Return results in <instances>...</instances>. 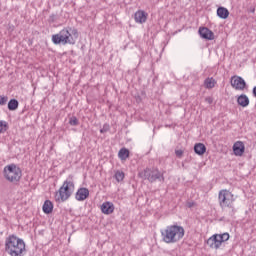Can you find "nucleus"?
<instances>
[{
    "label": "nucleus",
    "mask_w": 256,
    "mask_h": 256,
    "mask_svg": "<svg viewBox=\"0 0 256 256\" xmlns=\"http://www.w3.org/2000/svg\"><path fill=\"white\" fill-rule=\"evenodd\" d=\"M69 123H70V125H72L73 127H77V125H79V120L77 119V117L72 116V117L69 119Z\"/></svg>",
    "instance_id": "obj_24"
},
{
    "label": "nucleus",
    "mask_w": 256,
    "mask_h": 256,
    "mask_svg": "<svg viewBox=\"0 0 256 256\" xmlns=\"http://www.w3.org/2000/svg\"><path fill=\"white\" fill-rule=\"evenodd\" d=\"M194 205H195V203H193V202H188L187 203V207H189V208L193 207Z\"/></svg>",
    "instance_id": "obj_29"
},
{
    "label": "nucleus",
    "mask_w": 256,
    "mask_h": 256,
    "mask_svg": "<svg viewBox=\"0 0 256 256\" xmlns=\"http://www.w3.org/2000/svg\"><path fill=\"white\" fill-rule=\"evenodd\" d=\"M161 235L164 243H179V240L185 237V228L177 224L170 225L161 231Z\"/></svg>",
    "instance_id": "obj_3"
},
{
    "label": "nucleus",
    "mask_w": 256,
    "mask_h": 256,
    "mask_svg": "<svg viewBox=\"0 0 256 256\" xmlns=\"http://www.w3.org/2000/svg\"><path fill=\"white\" fill-rule=\"evenodd\" d=\"M233 151L234 155H236L237 157H241L243 153H245V144H243V142L241 141H237L233 145Z\"/></svg>",
    "instance_id": "obj_12"
},
{
    "label": "nucleus",
    "mask_w": 256,
    "mask_h": 256,
    "mask_svg": "<svg viewBox=\"0 0 256 256\" xmlns=\"http://www.w3.org/2000/svg\"><path fill=\"white\" fill-rule=\"evenodd\" d=\"M7 131V122L0 121V133H5Z\"/></svg>",
    "instance_id": "obj_25"
},
{
    "label": "nucleus",
    "mask_w": 256,
    "mask_h": 256,
    "mask_svg": "<svg viewBox=\"0 0 256 256\" xmlns=\"http://www.w3.org/2000/svg\"><path fill=\"white\" fill-rule=\"evenodd\" d=\"M147 17H149V14H147V12L143 11V10H138L135 14H134V19L136 23H146L147 22Z\"/></svg>",
    "instance_id": "obj_11"
},
{
    "label": "nucleus",
    "mask_w": 256,
    "mask_h": 256,
    "mask_svg": "<svg viewBox=\"0 0 256 256\" xmlns=\"http://www.w3.org/2000/svg\"><path fill=\"white\" fill-rule=\"evenodd\" d=\"M42 209L46 215L53 213V202H51L50 200H46L43 204Z\"/></svg>",
    "instance_id": "obj_17"
},
{
    "label": "nucleus",
    "mask_w": 256,
    "mask_h": 256,
    "mask_svg": "<svg viewBox=\"0 0 256 256\" xmlns=\"http://www.w3.org/2000/svg\"><path fill=\"white\" fill-rule=\"evenodd\" d=\"M175 155L176 157H179V159H181V157H183V150H176Z\"/></svg>",
    "instance_id": "obj_27"
},
{
    "label": "nucleus",
    "mask_w": 256,
    "mask_h": 256,
    "mask_svg": "<svg viewBox=\"0 0 256 256\" xmlns=\"http://www.w3.org/2000/svg\"><path fill=\"white\" fill-rule=\"evenodd\" d=\"M218 239H220L221 243H225V241H229V233L218 234Z\"/></svg>",
    "instance_id": "obj_23"
},
{
    "label": "nucleus",
    "mask_w": 256,
    "mask_h": 256,
    "mask_svg": "<svg viewBox=\"0 0 256 256\" xmlns=\"http://www.w3.org/2000/svg\"><path fill=\"white\" fill-rule=\"evenodd\" d=\"M114 177L118 183H121L125 179V173L123 171H117Z\"/></svg>",
    "instance_id": "obj_22"
},
{
    "label": "nucleus",
    "mask_w": 256,
    "mask_h": 256,
    "mask_svg": "<svg viewBox=\"0 0 256 256\" xmlns=\"http://www.w3.org/2000/svg\"><path fill=\"white\" fill-rule=\"evenodd\" d=\"M252 93H253V95L256 97V86L253 88Z\"/></svg>",
    "instance_id": "obj_30"
},
{
    "label": "nucleus",
    "mask_w": 256,
    "mask_h": 256,
    "mask_svg": "<svg viewBox=\"0 0 256 256\" xmlns=\"http://www.w3.org/2000/svg\"><path fill=\"white\" fill-rule=\"evenodd\" d=\"M118 157L121 161H125L129 157V150L127 148H121L118 152Z\"/></svg>",
    "instance_id": "obj_20"
},
{
    "label": "nucleus",
    "mask_w": 256,
    "mask_h": 256,
    "mask_svg": "<svg viewBox=\"0 0 256 256\" xmlns=\"http://www.w3.org/2000/svg\"><path fill=\"white\" fill-rule=\"evenodd\" d=\"M79 37V32L75 28L67 27L58 34L52 35L54 45H75V39Z\"/></svg>",
    "instance_id": "obj_1"
},
{
    "label": "nucleus",
    "mask_w": 256,
    "mask_h": 256,
    "mask_svg": "<svg viewBox=\"0 0 256 256\" xmlns=\"http://www.w3.org/2000/svg\"><path fill=\"white\" fill-rule=\"evenodd\" d=\"M100 132H102V133H103V130H100Z\"/></svg>",
    "instance_id": "obj_31"
},
{
    "label": "nucleus",
    "mask_w": 256,
    "mask_h": 256,
    "mask_svg": "<svg viewBox=\"0 0 256 256\" xmlns=\"http://www.w3.org/2000/svg\"><path fill=\"white\" fill-rule=\"evenodd\" d=\"M207 245L210 247V249H219L223 243L221 242V239H219L218 234H214L207 240Z\"/></svg>",
    "instance_id": "obj_9"
},
{
    "label": "nucleus",
    "mask_w": 256,
    "mask_h": 256,
    "mask_svg": "<svg viewBox=\"0 0 256 256\" xmlns=\"http://www.w3.org/2000/svg\"><path fill=\"white\" fill-rule=\"evenodd\" d=\"M218 201L221 209H233V203H235V196L229 190H220L218 194Z\"/></svg>",
    "instance_id": "obj_6"
},
{
    "label": "nucleus",
    "mask_w": 256,
    "mask_h": 256,
    "mask_svg": "<svg viewBox=\"0 0 256 256\" xmlns=\"http://www.w3.org/2000/svg\"><path fill=\"white\" fill-rule=\"evenodd\" d=\"M205 101H206V103L208 104V105H212L213 104V98L212 97H206L205 98Z\"/></svg>",
    "instance_id": "obj_28"
},
{
    "label": "nucleus",
    "mask_w": 256,
    "mask_h": 256,
    "mask_svg": "<svg viewBox=\"0 0 256 256\" xmlns=\"http://www.w3.org/2000/svg\"><path fill=\"white\" fill-rule=\"evenodd\" d=\"M237 103L240 107H247L249 105V97L247 95L242 94L237 98Z\"/></svg>",
    "instance_id": "obj_16"
},
{
    "label": "nucleus",
    "mask_w": 256,
    "mask_h": 256,
    "mask_svg": "<svg viewBox=\"0 0 256 256\" xmlns=\"http://www.w3.org/2000/svg\"><path fill=\"white\" fill-rule=\"evenodd\" d=\"M207 151V147L203 143L195 144L194 146V152L196 155H205V152Z\"/></svg>",
    "instance_id": "obj_15"
},
{
    "label": "nucleus",
    "mask_w": 256,
    "mask_h": 256,
    "mask_svg": "<svg viewBox=\"0 0 256 256\" xmlns=\"http://www.w3.org/2000/svg\"><path fill=\"white\" fill-rule=\"evenodd\" d=\"M101 211L104 213V215H111L115 211V206L112 202H104L101 205Z\"/></svg>",
    "instance_id": "obj_14"
},
{
    "label": "nucleus",
    "mask_w": 256,
    "mask_h": 256,
    "mask_svg": "<svg viewBox=\"0 0 256 256\" xmlns=\"http://www.w3.org/2000/svg\"><path fill=\"white\" fill-rule=\"evenodd\" d=\"M4 177L10 183H19L23 177V172L19 166L10 164L4 167Z\"/></svg>",
    "instance_id": "obj_5"
},
{
    "label": "nucleus",
    "mask_w": 256,
    "mask_h": 256,
    "mask_svg": "<svg viewBox=\"0 0 256 256\" xmlns=\"http://www.w3.org/2000/svg\"><path fill=\"white\" fill-rule=\"evenodd\" d=\"M217 15L220 19H227L229 17V10L225 7H218Z\"/></svg>",
    "instance_id": "obj_18"
},
{
    "label": "nucleus",
    "mask_w": 256,
    "mask_h": 256,
    "mask_svg": "<svg viewBox=\"0 0 256 256\" xmlns=\"http://www.w3.org/2000/svg\"><path fill=\"white\" fill-rule=\"evenodd\" d=\"M138 175L141 179H147L150 183H155V181H165V178L159 169L146 168L139 172Z\"/></svg>",
    "instance_id": "obj_7"
},
{
    "label": "nucleus",
    "mask_w": 256,
    "mask_h": 256,
    "mask_svg": "<svg viewBox=\"0 0 256 256\" xmlns=\"http://www.w3.org/2000/svg\"><path fill=\"white\" fill-rule=\"evenodd\" d=\"M9 98L7 96H0V105H7Z\"/></svg>",
    "instance_id": "obj_26"
},
{
    "label": "nucleus",
    "mask_w": 256,
    "mask_h": 256,
    "mask_svg": "<svg viewBox=\"0 0 256 256\" xmlns=\"http://www.w3.org/2000/svg\"><path fill=\"white\" fill-rule=\"evenodd\" d=\"M5 251L10 256H23V253H25V241L11 234L5 239Z\"/></svg>",
    "instance_id": "obj_2"
},
{
    "label": "nucleus",
    "mask_w": 256,
    "mask_h": 256,
    "mask_svg": "<svg viewBox=\"0 0 256 256\" xmlns=\"http://www.w3.org/2000/svg\"><path fill=\"white\" fill-rule=\"evenodd\" d=\"M74 191L75 182H73V178L66 179L58 192H56L55 201H57V203H65V201L73 195Z\"/></svg>",
    "instance_id": "obj_4"
},
{
    "label": "nucleus",
    "mask_w": 256,
    "mask_h": 256,
    "mask_svg": "<svg viewBox=\"0 0 256 256\" xmlns=\"http://www.w3.org/2000/svg\"><path fill=\"white\" fill-rule=\"evenodd\" d=\"M8 109L9 111H17L19 109V101L17 99H11L8 102Z\"/></svg>",
    "instance_id": "obj_19"
},
{
    "label": "nucleus",
    "mask_w": 256,
    "mask_h": 256,
    "mask_svg": "<svg viewBox=\"0 0 256 256\" xmlns=\"http://www.w3.org/2000/svg\"><path fill=\"white\" fill-rule=\"evenodd\" d=\"M87 197H89V189H87V188L78 189V191L76 192V195H75V199L77 201H85V199H87Z\"/></svg>",
    "instance_id": "obj_13"
},
{
    "label": "nucleus",
    "mask_w": 256,
    "mask_h": 256,
    "mask_svg": "<svg viewBox=\"0 0 256 256\" xmlns=\"http://www.w3.org/2000/svg\"><path fill=\"white\" fill-rule=\"evenodd\" d=\"M230 84L236 91H243L247 87V83L241 76H232Z\"/></svg>",
    "instance_id": "obj_8"
},
{
    "label": "nucleus",
    "mask_w": 256,
    "mask_h": 256,
    "mask_svg": "<svg viewBox=\"0 0 256 256\" xmlns=\"http://www.w3.org/2000/svg\"><path fill=\"white\" fill-rule=\"evenodd\" d=\"M198 32L202 39H206L207 41H213L215 39V34L207 27L199 28Z\"/></svg>",
    "instance_id": "obj_10"
},
{
    "label": "nucleus",
    "mask_w": 256,
    "mask_h": 256,
    "mask_svg": "<svg viewBox=\"0 0 256 256\" xmlns=\"http://www.w3.org/2000/svg\"><path fill=\"white\" fill-rule=\"evenodd\" d=\"M217 82L215 81V79L213 78H206L204 81V86L206 87V89H213V87H215V84Z\"/></svg>",
    "instance_id": "obj_21"
}]
</instances>
